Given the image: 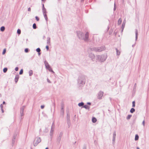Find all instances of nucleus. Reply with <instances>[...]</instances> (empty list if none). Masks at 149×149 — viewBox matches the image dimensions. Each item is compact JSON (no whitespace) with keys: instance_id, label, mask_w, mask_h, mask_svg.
Masks as SVG:
<instances>
[{"instance_id":"nucleus-55","label":"nucleus","mask_w":149,"mask_h":149,"mask_svg":"<svg viewBox=\"0 0 149 149\" xmlns=\"http://www.w3.org/2000/svg\"><path fill=\"white\" fill-rule=\"evenodd\" d=\"M45 149H48V148H46Z\"/></svg>"},{"instance_id":"nucleus-28","label":"nucleus","mask_w":149,"mask_h":149,"mask_svg":"<svg viewBox=\"0 0 149 149\" xmlns=\"http://www.w3.org/2000/svg\"><path fill=\"white\" fill-rule=\"evenodd\" d=\"M8 70V69L7 68H4L3 69V72L4 73H6V72Z\"/></svg>"},{"instance_id":"nucleus-40","label":"nucleus","mask_w":149,"mask_h":149,"mask_svg":"<svg viewBox=\"0 0 149 149\" xmlns=\"http://www.w3.org/2000/svg\"><path fill=\"white\" fill-rule=\"evenodd\" d=\"M35 18L37 20V21H38L39 20V18L37 16H36L35 17Z\"/></svg>"},{"instance_id":"nucleus-11","label":"nucleus","mask_w":149,"mask_h":149,"mask_svg":"<svg viewBox=\"0 0 149 149\" xmlns=\"http://www.w3.org/2000/svg\"><path fill=\"white\" fill-rule=\"evenodd\" d=\"M50 38L49 37H48L47 38V44L48 45H50Z\"/></svg>"},{"instance_id":"nucleus-4","label":"nucleus","mask_w":149,"mask_h":149,"mask_svg":"<svg viewBox=\"0 0 149 149\" xmlns=\"http://www.w3.org/2000/svg\"><path fill=\"white\" fill-rule=\"evenodd\" d=\"M105 47L104 46H102L98 47H92L90 49L91 51H94L96 52H100L104 50Z\"/></svg>"},{"instance_id":"nucleus-14","label":"nucleus","mask_w":149,"mask_h":149,"mask_svg":"<svg viewBox=\"0 0 149 149\" xmlns=\"http://www.w3.org/2000/svg\"><path fill=\"white\" fill-rule=\"evenodd\" d=\"M125 23H126V21L125 20L123 21V24H122V31H123V30L125 27Z\"/></svg>"},{"instance_id":"nucleus-43","label":"nucleus","mask_w":149,"mask_h":149,"mask_svg":"<svg viewBox=\"0 0 149 149\" xmlns=\"http://www.w3.org/2000/svg\"><path fill=\"white\" fill-rule=\"evenodd\" d=\"M49 45H48L46 46V49H47V50H49Z\"/></svg>"},{"instance_id":"nucleus-58","label":"nucleus","mask_w":149,"mask_h":149,"mask_svg":"<svg viewBox=\"0 0 149 149\" xmlns=\"http://www.w3.org/2000/svg\"><path fill=\"white\" fill-rule=\"evenodd\" d=\"M134 45H132V46L133 47H134Z\"/></svg>"},{"instance_id":"nucleus-30","label":"nucleus","mask_w":149,"mask_h":149,"mask_svg":"<svg viewBox=\"0 0 149 149\" xmlns=\"http://www.w3.org/2000/svg\"><path fill=\"white\" fill-rule=\"evenodd\" d=\"M131 116H132V115H129L127 116V120L131 118Z\"/></svg>"},{"instance_id":"nucleus-32","label":"nucleus","mask_w":149,"mask_h":149,"mask_svg":"<svg viewBox=\"0 0 149 149\" xmlns=\"http://www.w3.org/2000/svg\"><path fill=\"white\" fill-rule=\"evenodd\" d=\"M41 50H40V48H38L37 49H36V51L39 53L40 52Z\"/></svg>"},{"instance_id":"nucleus-33","label":"nucleus","mask_w":149,"mask_h":149,"mask_svg":"<svg viewBox=\"0 0 149 149\" xmlns=\"http://www.w3.org/2000/svg\"><path fill=\"white\" fill-rule=\"evenodd\" d=\"M21 30L19 29H18L17 30V33L19 34H20L21 33Z\"/></svg>"},{"instance_id":"nucleus-54","label":"nucleus","mask_w":149,"mask_h":149,"mask_svg":"<svg viewBox=\"0 0 149 149\" xmlns=\"http://www.w3.org/2000/svg\"><path fill=\"white\" fill-rule=\"evenodd\" d=\"M136 149H140L138 147H137L136 148Z\"/></svg>"},{"instance_id":"nucleus-51","label":"nucleus","mask_w":149,"mask_h":149,"mask_svg":"<svg viewBox=\"0 0 149 149\" xmlns=\"http://www.w3.org/2000/svg\"><path fill=\"white\" fill-rule=\"evenodd\" d=\"M5 104V102L4 101H3V104Z\"/></svg>"},{"instance_id":"nucleus-22","label":"nucleus","mask_w":149,"mask_h":149,"mask_svg":"<svg viewBox=\"0 0 149 149\" xmlns=\"http://www.w3.org/2000/svg\"><path fill=\"white\" fill-rule=\"evenodd\" d=\"M139 137L138 135L137 134H136L135 136V140L137 141L139 139Z\"/></svg>"},{"instance_id":"nucleus-26","label":"nucleus","mask_w":149,"mask_h":149,"mask_svg":"<svg viewBox=\"0 0 149 149\" xmlns=\"http://www.w3.org/2000/svg\"><path fill=\"white\" fill-rule=\"evenodd\" d=\"M135 111V109L133 108H132L131 109L130 111V112L131 113H133Z\"/></svg>"},{"instance_id":"nucleus-37","label":"nucleus","mask_w":149,"mask_h":149,"mask_svg":"<svg viewBox=\"0 0 149 149\" xmlns=\"http://www.w3.org/2000/svg\"><path fill=\"white\" fill-rule=\"evenodd\" d=\"M25 52L26 53H27L29 52V49L28 48H26L25 49Z\"/></svg>"},{"instance_id":"nucleus-27","label":"nucleus","mask_w":149,"mask_h":149,"mask_svg":"<svg viewBox=\"0 0 149 149\" xmlns=\"http://www.w3.org/2000/svg\"><path fill=\"white\" fill-rule=\"evenodd\" d=\"M33 29H35L36 28V24L35 23H34L33 24Z\"/></svg>"},{"instance_id":"nucleus-15","label":"nucleus","mask_w":149,"mask_h":149,"mask_svg":"<svg viewBox=\"0 0 149 149\" xmlns=\"http://www.w3.org/2000/svg\"><path fill=\"white\" fill-rule=\"evenodd\" d=\"M19 76L18 75H17L16 76L15 78V81L16 83H17V82L18 80L19 79Z\"/></svg>"},{"instance_id":"nucleus-52","label":"nucleus","mask_w":149,"mask_h":149,"mask_svg":"<svg viewBox=\"0 0 149 149\" xmlns=\"http://www.w3.org/2000/svg\"><path fill=\"white\" fill-rule=\"evenodd\" d=\"M87 104L89 105H90L91 104L90 102H88Z\"/></svg>"},{"instance_id":"nucleus-57","label":"nucleus","mask_w":149,"mask_h":149,"mask_svg":"<svg viewBox=\"0 0 149 149\" xmlns=\"http://www.w3.org/2000/svg\"><path fill=\"white\" fill-rule=\"evenodd\" d=\"M84 0H81V1H84Z\"/></svg>"},{"instance_id":"nucleus-18","label":"nucleus","mask_w":149,"mask_h":149,"mask_svg":"<svg viewBox=\"0 0 149 149\" xmlns=\"http://www.w3.org/2000/svg\"><path fill=\"white\" fill-rule=\"evenodd\" d=\"M116 51L117 55V56H119L120 54V52L119 50H118L117 48H116Z\"/></svg>"},{"instance_id":"nucleus-44","label":"nucleus","mask_w":149,"mask_h":149,"mask_svg":"<svg viewBox=\"0 0 149 149\" xmlns=\"http://www.w3.org/2000/svg\"><path fill=\"white\" fill-rule=\"evenodd\" d=\"M15 70L16 71H17L18 70V68L17 67L15 68Z\"/></svg>"},{"instance_id":"nucleus-23","label":"nucleus","mask_w":149,"mask_h":149,"mask_svg":"<svg viewBox=\"0 0 149 149\" xmlns=\"http://www.w3.org/2000/svg\"><path fill=\"white\" fill-rule=\"evenodd\" d=\"M5 29V28L4 26H2L1 27L0 30L2 31H3Z\"/></svg>"},{"instance_id":"nucleus-21","label":"nucleus","mask_w":149,"mask_h":149,"mask_svg":"<svg viewBox=\"0 0 149 149\" xmlns=\"http://www.w3.org/2000/svg\"><path fill=\"white\" fill-rule=\"evenodd\" d=\"M84 103L83 102H81V103H79L78 105L79 107H81L84 106Z\"/></svg>"},{"instance_id":"nucleus-42","label":"nucleus","mask_w":149,"mask_h":149,"mask_svg":"<svg viewBox=\"0 0 149 149\" xmlns=\"http://www.w3.org/2000/svg\"><path fill=\"white\" fill-rule=\"evenodd\" d=\"M142 124V125L144 126V127L145 125V120H143V121Z\"/></svg>"},{"instance_id":"nucleus-9","label":"nucleus","mask_w":149,"mask_h":149,"mask_svg":"<svg viewBox=\"0 0 149 149\" xmlns=\"http://www.w3.org/2000/svg\"><path fill=\"white\" fill-rule=\"evenodd\" d=\"M53 125H52L50 132V135L51 136V137H52L53 134V133L54 131V127H53Z\"/></svg>"},{"instance_id":"nucleus-34","label":"nucleus","mask_w":149,"mask_h":149,"mask_svg":"<svg viewBox=\"0 0 149 149\" xmlns=\"http://www.w3.org/2000/svg\"><path fill=\"white\" fill-rule=\"evenodd\" d=\"M116 132H114L113 133V138H116Z\"/></svg>"},{"instance_id":"nucleus-49","label":"nucleus","mask_w":149,"mask_h":149,"mask_svg":"<svg viewBox=\"0 0 149 149\" xmlns=\"http://www.w3.org/2000/svg\"><path fill=\"white\" fill-rule=\"evenodd\" d=\"M31 10V9L30 8H29L28 9V11H30Z\"/></svg>"},{"instance_id":"nucleus-19","label":"nucleus","mask_w":149,"mask_h":149,"mask_svg":"<svg viewBox=\"0 0 149 149\" xmlns=\"http://www.w3.org/2000/svg\"><path fill=\"white\" fill-rule=\"evenodd\" d=\"M92 121L93 123H95L96 122L97 119L93 117L92 119Z\"/></svg>"},{"instance_id":"nucleus-6","label":"nucleus","mask_w":149,"mask_h":149,"mask_svg":"<svg viewBox=\"0 0 149 149\" xmlns=\"http://www.w3.org/2000/svg\"><path fill=\"white\" fill-rule=\"evenodd\" d=\"M41 140L40 137H36L35 138V140L34 141V146H36L37 144L41 142Z\"/></svg>"},{"instance_id":"nucleus-47","label":"nucleus","mask_w":149,"mask_h":149,"mask_svg":"<svg viewBox=\"0 0 149 149\" xmlns=\"http://www.w3.org/2000/svg\"><path fill=\"white\" fill-rule=\"evenodd\" d=\"M42 9H44V8H45L44 7V4H42Z\"/></svg>"},{"instance_id":"nucleus-25","label":"nucleus","mask_w":149,"mask_h":149,"mask_svg":"<svg viewBox=\"0 0 149 149\" xmlns=\"http://www.w3.org/2000/svg\"><path fill=\"white\" fill-rule=\"evenodd\" d=\"M29 73L30 76H31L33 75V71L31 70H30L29 71Z\"/></svg>"},{"instance_id":"nucleus-5","label":"nucleus","mask_w":149,"mask_h":149,"mask_svg":"<svg viewBox=\"0 0 149 149\" xmlns=\"http://www.w3.org/2000/svg\"><path fill=\"white\" fill-rule=\"evenodd\" d=\"M44 63L46 66V68H47V69H48L49 71L52 72L53 73H54V72L52 70V68L50 66L48 62L46 61H45Z\"/></svg>"},{"instance_id":"nucleus-12","label":"nucleus","mask_w":149,"mask_h":149,"mask_svg":"<svg viewBox=\"0 0 149 149\" xmlns=\"http://www.w3.org/2000/svg\"><path fill=\"white\" fill-rule=\"evenodd\" d=\"M15 141H16V136H13V139H12V144L13 145L14 144Z\"/></svg>"},{"instance_id":"nucleus-2","label":"nucleus","mask_w":149,"mask_h":149,"mask_svg":"<svg viewBox=\"0 0 149 149\" xmlns=\"http://www.w3.org/2000/svg\"><path fill=\"white\" fill-rule=\"evenodd\" d=\"M85 76L81 75L79 77L78 80V83L80 86L83 85L85 82Z\"/></svg>"},{"instance_id":"nucleus-45","label":"nucleus","mask_w":149,"mask_h":149,"mask_svg":"<svg viewBox=\"0 0 149 149\" xmlns=\"http://www.w3.org/2000/svg\"><path fill=\"white\" fill-rule=\"evenodd\" d=\"M115 138H113V142H114L115 141Z\"/></svg>"},{"instance_id":"nucleus-56","label":"nucleus","mask_w":149,"mask_h":149,"mask_svg":"<svg viewBox=\"0 0 149 149\" xmlns=\"http://www.w3.org/2000/svg\"><path fill=\"white\" fill-rule=\"evenodd\" d=\"M38 54H39V55H40V53H39Z\"/></svg>"},{"instance_id":"nucleus-36","label":"nucleus","mask_w":149,"mask_h":149,"mask_svg":"<svg viewBox=\"0 0 149 149\" xmlns=\"http://www.w3.org/2000/svg\"><path fill=\"white\" fill-rule=\"evenodd\" d=\"M135 106V102L134 101L132 102V107H134Z\"/></svg>"},{"instance_id":"nucleus-31","label":"nucleus","mask_w":149,"mask_h":149,"mask_svg":"<svg viewBox=\"0 0 149 149\" xmlns=\"http://www.w3.org/2000/svg\"><path fill=\"white\" fill-rule=\"evenodd\" d=\"M42 11L43 13H47L46 10L45 8L44 9H42Z\"/></svg>"},{"instance_id":"nucleus-48","label":"nucleus","mask_w":149,"mask_h":149,"mask_svg":"<svg viewBox=\"0 0 149 149\" xmlns=\"http://www.w3.org/2000/svg\"><path fill=\"white\" fill-rule=\"evenodd\" d=\"M47 81L49 83H51L50 80H49V79H47Z\"/></svg>"},{"instance_id":"nucleus-53","label":"nucleus","mask_w":149,"mask_h":149,"mask_svg":"<svg viewBox=\"0 0 149 149\" xmlns=\"http://www.w3.org/2000/svg\"><path fill=\"white\" fill-rule=\"evenodd\" d=\"M83 149H86V147H84L83 148Z\"/></svg>"},{"instance_id":"nucleus-17","label":"nucleus","mask_w":149,"mask_h":149,"mask_svg":"<svg viewBox=\"0 0 149 149\" xmlns=\"http://www.w3.org/2000/svg\"><path fill=\"white\" fill-rule=\"evenodd\" d=\"M43 14L46 20L47 21L48 20V18L47 15L46 13H43Z\"/></svg>"},{"instance_id":"nucleus-29","label":"nucleus","mask_w":149,"mask_h":149,"mask_svg":"<svg viewBox=\"0 0 149 149\" xmlns=\"http://www.w3.org/2000/svg\"><path fill=\"white\" fill-rule=\"evenodd\" d=\"M6 52V48H5L3 49V52H2V54H3V55L4 54H5Z\"/></svg>"},{"instance_id":"nucleus-13","label":"nucleus","mask_w":149,"mask_h":149,"mask_svg":"<svg viewBox=\"0 0 149 149\" xmlns=\"http://www.w3.org/2000/svg\"><path fill=\"white\" fill-rule=\"evenodd\" d=\"M135 33L136 34V40L138 38V30L137 29H135Z\"/></svg>"},{"instance_id":"nucleus-3","label":"nucleus","mask_w":149,"mask_h":149,"mask_svg":"<svg viewBox=\"0 0 149 149\" xmlns=\"http://www.w3.org/2000/svg\"><path fill=\"white\" fill-rule=\"evenodd\" d=\"M95 57L97 61L101 62H104L107 58L106 56L104 55H97Z\"/></svg>"},{"instance_id":"nucleus-8","label":"nucleus","mask_w":149,"mask_h":149,"mask_svg":"<svg viewBox=\"0 0 149 149\" xmlns=\"http://www.w3.org/2000/svg\"><path fill=\"white\" fill-rule=\"evenodd\" d=\"M104 93L103 92L100 91L98 94V98L99 99H101L103 96Z\"/></svg>"},{"instance_id":"nucleus-7","label":"nucleus","mask_w":149,"mask_h":149,"mask_svg":"<svg viewBox=\"0 0 149 149\" xmlns=\"http://www.w3.org/2000/svg\"><path fill=\"white\" fill-rule=\"evenodd\" d=\"M25 108V106H23L21 108L20 113L21 116H24V111Z\"/></svg>"},{"instance_id":"nucleus-50","label":"nucleus","mask_w":149,"mask_h":149,"mask_svg":"<svg viewBox=\"0 0 149 149\" xmlns=\"http://www.w3.org/2000/svg\"><path fill=\"white\" fill-rule=\"evenodd\" d=\"M1 111H2V112L3 113L4 112V111H3V109H1Z\"/></svg>"},{"instance_id":"nucleus-16","label":"nucleus","mask_w":149,"mask_h":149,"mask_svg":"<svg viewBox=\"0 0 149 149\" xmlns=\"http://www.w3.org/2000/svg\"><path fill=\"white\" fill-rule=\"evenodd\" d=\"M64 112V107L63 105H61V113H63Z\"/></svg>"},{"instance_id":"nucleus-20","label":"nucleus","mask_w":149,"mask_h":149,"mask_svg":"<svg viewBox=\"0 0 149 149\" xmlns=\"http://www.w3.org/2000/svg\"><path fill=\"white\" fill-rule=\"evenodd\" d=\"M121 22H122V19L121 18H120L118 19V24L120 25V24Z\"/></svg>"},{"instance_id":"nucleus-10","label":"nucleus","mask_w":149,"mask_h":149,"mask_svg":"<svg viewBox=\"0 0 149 149\" xmlns=\"http://www.w3.org/2000/svg\"><path fill=\"white\" fill-rule=\"evenodd\" d=\"M89 56L93 60L95 57L94 55L91 53L89 54Z\"/></svg>"},{"instance_id":"nucleus-24","label":"nucleus","mask_w":149,"mask_h":149,"mask_svg":"<svg viewBox=\"0 0 149 149\" xmlns=\"http://www.w3.org/2000/svg\"><path fill=\"white\" fill-rule=\"evenodd\" d=\"M82 107H84V108H85L86 109H89V108H90L89 107H88V106L87 105H84Z\"/></svg>"},{"instance_id":"nucleus-46","label":"nucleus","mask_w":149,"mask_h":149,"mask_svg":"<svg viewBox=\"0 0 149 149\" xmlns=\"http://www.w3.org/2000/svg\"><path fill=\"white\" fill-rule=\"evenodd\" d=\"M44 107V105H41V108L42 109H43Z\"/></svg>"},{"instance_id":"nucleus-38","label":"nucleus","mask_w":149,"mask_h":149,"mask_svg":"<svg viewBox=\"0 0 149 149\" xmlns=\"http://www.w3.org/2000/svg\"><path fill=\"white\" fill-rule=\"evenodd\" d=\"M61 136H60L59 137H58V141H60L61 140Z\"/></svg>"},{"instance_id":"nucleus-1","label":"nucleus","mask_w":149,"mask_h":149,"mask_svg":"<svg viewBox=\"0 0 149 149\" xmlns=\"http://www.w3.org/2000/svg\"><path fill=\"white\" fill-rule=\"evenodd\" d=\"M77 35L79 39L81 40H83L85 41H87L89 40V34L88 32H87L84 36V34L80 31L78 32Z\"/></svg>"},{"instance_id":"nucleus-35","label":"nucleus","mask_w":149,"mask_h":149,"mask_svg":"<svg viewBox=\"0 0 149 149\" xmlns=\"http://www.w3.org/2000/svg\"><path fill=\"white\" fill-rule=\"evenodd\" d=\"M23 70L22 69H21L20 70V71L19 72V74H23Z\"/></svg>"},{"instance_id":"nucleus-41","label":"nucleus","mask_w":149,"mask_h":149,"mask_svg":"<svg viewBox=\"0 0 149 149\" xmlns=\"http://www.w3.org/2000/svg\"><path fill=\"white\" fill-rule=\"evenodd\" d=\"M0 107L1 109H3V105L2 104H1L0 105Z\"/></svg>"},{"instance_id":"nucleus-39","label":"nucleus","mask_w":149,"mask_h":149,"mask_svg":"<svg viewBox=\"0 0 149 149\" xmlns=\"http://www.w3.org/2000/svg\"><path fill=\"white\" fill-rule=\"evenodd\" d=\"M116 8V6L115 3L114 4V9H113L114 11L115 10Z\"/></svg>"}]
</instances>
